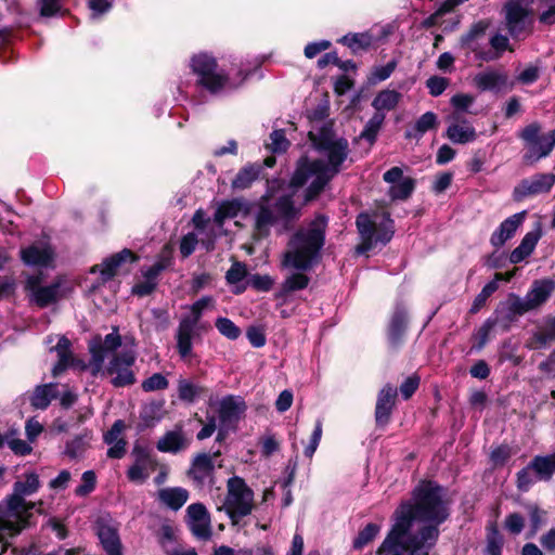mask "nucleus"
<instances>
[{
    "mask_svg": "<svg viewBox=\"0 0 555 555\" xmlns=\"http://www.w3.org/2000/svg\"><path fill=\"white\" fill-rule=\"evenodd\" d=\"M324 152L327 154V160L301 155L296 162L288 182L291 189L299 190L313 178L305 189L304 205L317 201L331 181L341 171V166L349 154V143L346 138H338L336 143L332 147L325 149Z\"/></svg>",
    "mask_w": 555,
    "mask_h": 555,
    "instance_id": "nucleus-1",
    "label": "nucleus"
},
{
    "mask_svg": "<svg viewBox=\"0 0 555 555\" xmlns=\"http://www.w3.org/2000/svg\"><path fill=\"white\" fill-rule=\"evenodd\" d=\"M444 493V487L437 481L421 480L412 490L411 499L401 502L396 509V520L409 529L414 521L440 527L451 515L450 502L443 499Z\"/></svg>",
    "mask_w": 555,
    "mask_h": 555,
    "instance_id": "nucleus-2",
    "label": "nucleus"
},
{
    "mask_svg": "<svg viewBox=\"0 0 555 555\" xmlns=\"http://www.w3.org/2000/svg\"><path fill=\"white\" fill-rule=\"evenodd\" d=\"M327 218L318 215L307 229L297 230L288 241V249L283 254L282 267L298 271H310L321 260L325 245Z\"/></svg>",
    "mask_w": 555,
    "mask_h": 555,
    "instance_id": "nucleus-3",
    "label": "nucleus"
},
{
    "mask_svg": "<svg viewBox=\"0 0 555 555\" xmlns=\"http://www.w3.org/2000/svg\"><path fill=\"white\" fill-rule=\"evenodd\" d=\"M192 73L197 76L196 86L206 90L211 95L221 93L224 89H237L251 74L250 70L240 69V81L231 80L229 74L218 72L216 57L208 53H198L192 56L190 63Z\"/></svg>",
    "mask_w": 555,
    "mask_h": 555,
    "instance_id": "nucleus-4",
    "label": "nucleus"
},
{
    "mask_svg": "<svg viewBox=\"0 0 555 555\" xmlns=\"http://www.w3.org/2000/svg\"><path fill=\"white\" fill-rule=\"evenodd\" d=\"M377 210L370 215L366 211L360 212L356 218V227L361 236V243L356 251L359 255L369 253L375 244L387 245L395 234V221L388 210H383L380 216L383 220L377 224L373 218H378Z\"/></svg>",
    "mask_w": 555,
    "mask_h": 555,
    "instance_id": "nucleus-5",
    "label": "nucleus"
},
{
    "mask_svg": "<svg viewBox=\"0 0 555 555\" xmlns=\"http://www.w3.org/2000/svg\"><path fill=\"white\" fill-rule=\"evenodd\" d=\"M542 127L538 121L527 125L518 132V138L524 142L525 153L522 160L527 165H533L547 157L555 147V129L547 133H541Z\"/></svg>",
    "mask_w": 555,
    "mask_h": 555,
    "instance_id": "nucleus-6",
    "label": "nucleus"
},
{
    "mask_svg": "<svg viewBox=\"0 0 555 555\" xmlns=\"http://www.w3.org/2000/svg\"><path fill=\"white\" fill-rule=\"evenodd\" d=\"M228 493L224 500V511L232 525H237L243 517L248 516L254 508V491L242 477L233 476L227 482Z\"/></svg>",
    "mask_w": 555,
    "mask_h": 555,
    "instance_id": "nucleus-7",
    "label": "nucleus"
},
{
    "mask_svg": "<svg viewBox=\"0 0 555 555\" xmlns=\"http://www.w3.org/2000/svg\"><path fill=\"white\" fill-rule=\"evenodd\" d=\"M134 362L135 356L131 351L114 353L100 375L109 376L111 384L115 388L132 386L137 382L135 373L132 370Z\"/></svg>",
    "mask_w": 555,
    "mask_h": 555,
    "instance_id": "nucleus-8",
    "label": "nucleus"
},
{
    "mask_svg": "<svg viewBox=\"0 0 555 555\" xmlns=\"http://www.w3.org/2000/svg\"><path fill=\"white\" fill-rule=\"evenodd\" d=\"M41 274L29 275L25 282V291L29 293L30 300L41 309L56 304L61 298L65 297L62 289L63 279L57 276L50 285L42 286Z\"/></svg>",
    "mask_w": 555,
    "mask_h": 555,
    "instance_id": "nucleus-9",
    "label": "nucleus"
},
{
    "mask_svg": "<svg viewBox=\"0 0 555 555\" xmlns=\"http://www.w3.org/2000/svg\"><path fill=\"white\" fill-rule=\"evenodd\" d=\"M138 260L139 257L131 249L124 248L105 258L102 263L92 266L90 273H100L96 283L92 285V291L112 281L126 264H131Z\"/></svg>",
    "mask_w": 555,
    "mask_h": 555,
    "instance_id": "nucleus-10",
    "label": "nucleus"
},
{
    "mask_svg": "<svg viewBox=\"0 0 555 555\" xmlns=\"http://www.w3.org/2000/svg\"><path fill=\"white\" fill-rule=\"evenodd\" d=\"M440 537L439 526L423 524L415 532L409 531L403 538V544L410 555H430Z\"/></svg>",
    "mask_w": 555,
    "mask_h": 555,
    "instance_id": "nucleus-11",
    "label": "nucleus"
},
{
    "mask_svg": "<svg viewBox=\"0 0 555 555\" xmlns=\"http://www.w3.org/2000/svg\"><path fill=\"white\" fill-rule=\"evenodd\" d=\"M410 315L403 302H397L386 325V338L390 350L398 351L404 344Z\"/></svg>",
    "mask_w": 555,
    "mask_h": 555,
    "instance_id": "nucleus-12",
    "label": "nucleus"
},
{
    "mask_svg": "<svg viewBox=\"0 0 555 555\" xmlns=\"http://www.w3.org/2000/svg\"><path fill=\"white\" fill-rule=\"evenodd\" d=\"M504 11L506 29L514 39L525 38L531 33L532 10L524 8L517 0H508L504 4Z\"/></svg>",
    "mask_w": 555,
    "mask_h": 555,
    "instance_id": "nucleus-13",
    "label": "nucleus"
},
{
    "mask_svg": "<svg viewBox=\"0 0 555 555\" xmlns=\"http://www.w3.org/2000/svg\"><path fill=\"white\" fill-rule=\"evenodd\" d=\"M551 464L547 457L535 455L527 466L516 474V487L520 492H528L535 481H548Z\"/></svg>",
    "mask_w": 555,
    "mask_h": 555,
    "instance_id": "nucleus-14",
    "label": "nucleus"
},
{
    "mask_svg": "<svg viewBox=\"0 0 555 555\" xmlns=\"http://www.w3.org/2000/svg\"><path fill=\"white\" fill-rule=\"evenodd\" d=\"M555 184L554 173H535L530 178L522 179L513 190V199L522 202L529 196L548 193Z\"/></svg>",
    "mask_w": 555,
    "mask_h": 555,
    "instance_id": "nucleus-15",
    "label": "nucleus"
},
{
    "mask_svg": "<svg viewBox=\"0 0 555 555\" xmlns=\"http://www.w3.org/2000/svg\"><path fill=\"white\" fill-rule=\"evenodd\" d=\"M398 389L391 384H386L377 393L374 417L378 429H385L391 422L392 412L396 409Z\"/></svg>",
    "mask_w": 555,
    "mask_h": 555,
    "instance_id": "nucleus-16",
    "label": "nucleus"
},
{
    "mask_svg": "<svg viewBox=\"0 0 555 555\" xmlns=\"http://www.w3.org/2000/svg\"><path fill=\"white\" fill-rule=\"evenodd\" d=\"M491 26V21L488 18L479 20L473 23L469 29L462 34L459 39V46L461 49L474 52L477 59L481 61H489L492 57L488 52L478 51V41L486 36L487 30Z\"/></svg>",
    "mask_w": 555,
    "mask_h": 555,
    "instance_id": "nucleus-17",
    "label": "nucleus"
},
{
    "mask_svg": "<svg viewBox=\"0 0 555 555\" xmlns=\"http://www.w3.org/2000/svg\"><path fill=\"white\" fill-rule=\"evenodd\" d=\"M409 531V528L396 520L386 538L376 550V555H410L403 544V538Z\"/></svg>",
    "mask_w": 555,
    "mask_h": 555,
    "instance_id": "nucleus-18",
    "label": "nucleus"
},
{
    "mask_svg": "<svg viewBox=\"0 0 555 555\" xmlns=\"http://www.w3.org/2000/svg\"><path fill=\"white\" fill-rule=\"evenodd\" d=\"M37 505L43 506V501L31 502L24 499V504L11 507L10 500H2L0 501V511L3 509L17 526H25V529H28L36 524L33 511Z\"/></svg>",
    "mask_w": 555,
    "mask_h": 555,
    "instance_id": "nucleus-19",
    "label": "nucleus"
},
{
    "mask_svg": "<svg viewBox=\"0 0 555 555\" xmlns=\"http://www.w3.org/2000/svg\"><path fill=\"white\" fill-rule=\"evenodd\" d=\"M24 480H17L13 483V492L7 495L3 500H10V506L15 507L24 504V496L36 493L40 487L39 476L35 472H26Z\"/></svg>",
    "mask_w": 555,
    "mask_h": 555,
    "instance_id": "nucleus-20",
    "label": "nucleus"
},
{
    "mask_svg": "<svg viewBox=\"0 0 555 555\" xmlns=\"http://www.w3.org/2000/svg\"><path fill=\"white\" fill-rule=\"evenodd\" d=\"M214 474V461H211V456L206 452L197 453L186 472L188 477L199 487L204 486L208 478H212Z\"/></svg>",
    "mask_w": 555,
    "mask_h": 555,
    "instance_id": "nucleus-21",
    "label": "nucleus"
},
{
    "mask_svg": "<svg viewBox=\"0 0 555 555\" xmlns=\"http://www.w3.org/2000/svg\"><path fill=\"white\" fill-rule=\"evenodd\" d=\"M527 211H520L512 215L501 222L499 228L491 234L490 243L493 247L500 248L502 247L506 241L511 240L517 229L521 225L526 218Z\"/></svg>",
    "mask_w": 555,
    "mask_h": 555,
    "instance_id": "nucleus-22",
    "label": "nucleus"
},
{
    "mask_svg": "<svg viewBox=\"0 0 555 555\" xmlns=\"http://www.w3.org/2000/svg\"><path fill=\"white\" fill-rule=\"evenodd\" d=\"M555 292V279L545 278L534 280L526 298L533 310L544 305Z\"/></svg>",
    "mask_w": 555,
    "mask_h": 555,
    "instance_id": "nucleus-23",
    "label": "nucleus"
},
{
    "mask_svg": "<svg viewBox=\"0 0 555 555\" xmlns=\"http://www.w3.org/2000/svg\"><path fill=\"white\" fill-rule=\"evenodd\" d=\"M278 222V216L272 211V209L261 203L259 205L258 211L255 216V223L253 230V237L256 241H261L270 236L271 227Z\"/></svg>",
    "mask_w": 555,
    "mask_h": 555,
    "instance_id": "nucleus-24",
    "label": "nucleus"
},
{
    "mask_svg": "<svg viewBox=\"0 0 555 555\" xmlns=\"http://www.w3.org/2000/svg\"><path fill=\"white\" fill-rule=\"evenodd\" d=\"M337 43L347 47L352 55H362L367 52L374 42L371 33H348L336 40Z\"/></svg>",
    "mask_w": 555,
    "mask_h": 555,
    "instance_id": "nucleus-25",
    "label": "nucleus"
},
{
    "mask_svg": "<svg viewBox=\"0 0 555 555\" xmlns=\"http://www.w3.org/2000/svg\"><path fill=\"white\" fill-rule=\"evenodd\" d=\"M247 406L243 399L236 400L234 396H227L220 401L218 411L219 421L222 425L232 421L237 422L245 413Z\"/></svg>",
    "mask_w": 555,
    "mask_h": 555,
    "instance_id": "nucleus-26",
    "label": "nucleus"
},
{
    "mask_svg": "<svg viewBox=\"0 0 555 555\" xmlns=\"http://www.w3.org/2000/svg\"><path fill=\"white\" fill-rule=\"evenodd\" d=\"M508 75L506 73L488 70L479 73L474 78V83L480 91L499 92L507 86Z\"/></svg>",
    "mask_w": 555,
    "mask_h": 555,
    "instance_id": "nucleus-27",
    "label": "nucleus"
},
{
    "mask_svg": "<svg viewBox=\"0 0 555 555\" xmlns=\"http://www.w3.org/2000/svg\"><path fill=\"white\" fill-rule=\"evenodd\" d=\"M541 236L542 229L540 225H538L535 230L526 233L520 244L512 250L509 255V261L514 264L524 261L532 254Z\"/></svg>",
    "mask_w": 555,
    "mask_h": 555,
    "instance_id": "nucleus-28",
    "label": "nucleus"
},
{
    "mask_svg": "<svg viewBox=\"0 0 555 555\" xmlns=\"http://www.w3.org/2000/svg\"><path fill=\"white\" fill-rule=\"evenodd\" d=\"M88 349L91 354L89 362L90 374L92 377H98L104 369V360L107 352L109 351L103 344V338L101 335H95L92 337V339L89 341Z\"/></svg>",
    "mask_w": 555,
    "mask_h": 555,
    "instance_id": "nucleus-29",
    "label": "nucleus"
},
{
    "mask_svg": "<svg viewBox=\"0 0 555 555\" xmlns=\"http://www.w3.org/2000/svg\"><path fill=\"white\" fill-rule=\"evenodd\" d=\"M306 272L296 270L287 275L275 294V298H286L295 292L306 289L311 280Z\"/></svg>",
    "mask_w": 555,
    "mask_h": 555,
    "instance_id": "nucleus-30",
    "label": "nucleus"
},
{
    "mask_svg": "<svg viewBox=\"0 0 555 555\" xmlns=\"http://www.w3.org/2000/svg\"><path fill=\"white\" fill-rule=\"evenodd\" d=\"M96 534L107 554L121 550V543L117 530L104 519H99L96 521Z\"/></svg>",
    "mask_w": 555,
    "mask_h": 555,
    "instance_id": "nucleus-31",
    "label": "nucleus"
},
{
    "mask_svg": "<svg viewBox=\"0 0 555 555\" xmlns=\"http://www.w3.org/2000/svg\"><path fill=\"white\" fill-rule=\"evenodd\" d=\"M293 190L296 191L295 189ZM294 193L283 194L274 202L278 220L281 219L284 223L294 222L300 217V209L295 206Z\"/></svg>",
    "mask_w": 555,
    "mask_h": 555,
    "instance_id": "nucleus-32",
    "label": "nucleus"
},
{
    "mask_svg": "<svg viewBox=\"0 0 555 555\" xmlns=\"http://www.w3.org/2000/svg\"><path fill=\"white\" fill-rule=\"evenodd\" d=\"M21 259L27 266L47 267L52 260V253L48 247L31 244L21 250Z\"/></svg>",
    "mask_w": 555,
    "mask_h": 555,
    "instance_id": "nucleus-33",
    "label": "nucleus"
},
{
    "mask_svg": "<svg viewBox=\"0 0 555 555\" xmlns=\"http://www.w3.org/2000/svg\"><path fill=\"white\" fill-rule=\"evenodd\" d=\"M158 500L170 509L179 511L189 500V491L181 487L160 489Z\"/></svg>",
    "mask_w": 555,
    "mask_h": 555,
    "instance_id": "nucleus-34",
    "label": "nucleus"
},
{
    "mask_svg": "<svg viewBox=\"0 0 555 555\" xmlns=\"http://www.w3.org/2000/svg\"><path fill=\"white\" fill-rule=\"evenodd\" d=\"M188 440L185 439L182 430H170L167 431L158 441L157 450L160 452L178 453L179 451L188 447Z\"/></svg>",
    "mask_w": 555,
    "mask_h": 555,
    "instance_id": "nucleus-35",
    "label": "nucleus"
},
{
    "mask_svg": "<svg viewBox=\"0 0 555 555\" xmlns=\"http://www.w3.org/2000/svg\"><path fill=\"white\" fill-rule=\"evenodd\" d=\"M308 139L312 143L313 147L320 153H324L325 149L332 147L337 140L335 139V131L332 122L324 124L317 133L309 131Z\"/></svg>",
    "mask_w": 555,
    "mask_h": 555,
    "instance_id": "nucleus-36",
    "label": "nucleus"
},
{
    "mask_svg": "<svg viewBox=\"0 0 555 555\" xmlns=\"http://www.w3.org/2000/svg\"><path fill=\"white\" fill-rule=\"evenodd\" d=\"M438 126L437 115L434 112H426L415 121L412 129L405 131V138L420 140L427 131L437 129Z\"/></svg>",
    "mask_w": 555,
    "mask_h": 555,
    "instance_id": "nucleus-37",
    "label": "nucleus"
},
{
    "mask_svg": "<svg viewBox=\"0 0 555 555\" xmlns=\"http://www.w3.org/2000/svg\"><path fill=\"white\" fill-rule=\"evenodd\" d=\"M386 115L383 112H375L367 120L359 137L354 139L356 142L365 140L372 146L377 141L378 133L384 125Z\"/></svg>",
    "mask_w": 555,
    "mask_h": 555,
    "instance_id": "nucleus-38",
    "label": "nucleus"
},
{
    "mask_svg": "<svg viewBox=\"0 0 555 555\" xmlns=\"http://www.w3.org/2000/svg\"><path fill=\"white\" fill-rule=\"evenodd\" d=\"M262 170L259 164H248L241 168L232 180V188L234 190H245L249 188L254 181L258 179Z\"/></svg>",
    "mask_w": 555,
    "mask_h": 555,
    "instance_id": "nucleus-39",
    "label": "nucleus"
},
{
    "mask_svg": "<svg viewBox=\"0 0 555 555\" xmlns=\"http://www.w3.org/2000/svg\"><path fill=\"white\" fill-rule=\"evenodd\" d=\"M444 135L454 144H466L477 139L476 129L472 125L451 124Z\"/></svg>",
    "mask_w": 555,
    "mask_h": 555,
    "instance_id": "nucleus-40",
    "label": "nucleus"
},
{
    "mask_svg": "<svg viewBox=\"0 0 555 555\" xmlns=\"http://www.w3.org/2000/svg\"><path fill=\"white\" fill-rule=\"evenodd\" d=\"M57 397L55 384H43L35 388L30 404L35 409L46 410L51 401Z\"/></svg>",
    "mask_w": 555,
    "mask_h": 555,
    "instance_id": "nucleus-41",
    "label": "nucleus"
},
{
    "mask_svg": "<svg viewBox=\"0 0 555 555\" xmlns=\"http://www.w3.org/2000/svg\"><path fill=\"white\" fill-rule=\"evenodd\" d=\"M194 328L191 325H188L180 321L178 331H177V351L182 359H186L192 354V338L194 334Z\"/></svg>",
    "mask_w": 555,
    "mask_h": 555,
    "instance_id": "nucleus-42",
    "label": "nucleus"
},
{
    "mask_svg": "<svg viewBox=\"0 0 555 555\" xmlns=\"http://www.w3.org/2000/svg\"><path fill=\"white\" fill-rule=\"evenodd\" d=\"M207 393L208 389L204 386L196 385L184 378L178 380V397L183 402L192 403L198 397L206 396Z\"/></svg>",
    "mask_w": 555,
    "mask_h": 555,
    "instance_id": "nucleus-43",
    "label": "nucleus"
},
{
    "mask_svg": "<svg viewBox=\"0 0 555 555\" xmlns=\"http://www.w3.org/2000/svg\"><path fill=\"white\" fill-rule=\"evenodd\" d=\"M401 100V93L397 90L385 89L379 91L374 100L372 106L375 112L392 111L397 107Z\"/></svg>",
    "mask_w": 555,
    "mask_h": 555,
    "instance_id": "nucleus-44",
    "label": "nucleus"
},
{
    "mask_svg": "<svg viewBox=\"0 0 555 555\" xmlns=\"http://www.w3.org/2000/svg\"><path fill=\"white\" fill-rule=\"evenodd\" d=\"M242 206V202L237 198L223 201L215 211V222L221 225L224 220L235 218L241 211Z\"/></svg>",
    "mask_w": 555,
    "mask_h": 555,
    "instance_id": "nucleus-45",
    "label": "nucleus"
},
{
    "mask_svg": "<svg viewBox=\"0 0 555 555\" xmlns=\"http://www.w3.org/2000/svg\"><path fill=\"white\" fill-rule=\"evenodd\" d=\"M380 525L376 522L366 524L357 534L352 541V548L356 551L363 550L366 545L372 543L380 532Z\"/></svg>",
    "mask_w": 555,
    "mask_h": 555,
    "instance_id": "nucleus-46",
    "label": "nucleus"
},
{
    "mask_svg": "<svg viewBox=\"0 0 555 555\" xmlns=\"http://www.w3.org/2000/svg\"><path fill=\"white\" fill-rule=\"evenodd\" d=\"M416 186V180L405 177L389 188L388 194L391 201H406L411 197Z\"/></svg>",
    "mask_w": 555,
    "mask_h": 555,
    "instance_id": "nucleus-47",
    "label": "nucleus"
},
{
    "mask_svg": "<svg viewBox=\"0 0 555 555\" xmlns=\"http://www.w3.org/2000/svg\"><path fill=\"white\" fill-rule=\"evenodd\" d=\"M165 401L157 400L146 404L140 412V417L145 427L154 426L155 422L162 420V410L164 409Z\"/></svg>",
    "mask_w": 555,
    "mask_h": 555,
    "instance_id": "nucleus-48",
    "label": "nucleus"
},
{
    "mask_svg": "<svg viewBox=\"0 0 555 555\" xmlns=\"http://www.w3.org/2000/svg\"><path fill=\"white\" fill-rule=\"evenodd\" d=\"M499 324V320L492 319V317L488 318L482 325L476 331L473 335V338L476 343H474L472 349L480 351L485 348L489 340L490 333L493 328Z\"/></svg>",
    "mask_w": 555,
    "mask_h": 555,
    "instance_id": "nucleus-49",
    "label": "nucleus"
},
{
    "mask_svg": "<svg viewBox=\"0 0 555 555\" xmlns=\"http://www.w3.org/2000/svg\"><path fill=\"white\" fill-rule=\"evenodd\" d=\"M214 301L212 297L204 296L191 306V314L183 317L181 322L195 327L203 315V311Z\"/></svg>",
    "mask_w": 555,
    "mask_h": 555,
    "instance_id": "nucleus-50",
    "label": "nucleus"
},
{
    "mask_svg": "<svg viewBox=\"0 0 555 555\" xmlns=\"http://www.w3.org/2000/svg\"><path fill=\"white\" fill-rule=\"evenodd\" d=\"M487 550L489 555H502L503 537L501 535L495 522L487 526Z\"/></svg>",
    "mask_w": 555,
    "mask_h": 555,
    "instance_id": "nucleus-51",
    "label": "nucleus"
},
{
    "mask_svg": "<svg viewBox=\"0 0 555 555\" xmlns=\"http://www.w3.org/2000/svg\"><path fill=\"white\" fill-rule=\"evenodd\" d=\"M533 339L538 348H545L555 341V317L547 318L543 330L534 333Z\"/></svg>",
    "mask_w": 555,
    "mask_h": 555,
    "instance_id": "nucleus-52",
    "label": "nucleus"
},
{
    "mask_svg": "<svg viewBox=\"0 0 555 555\" xmlns=\"http://www.w3.org/2000/svg\"><path fill=\"white\" fill-rule=\"evenodd\" d=\"M499 284L495 282H488L481 292L475 297L469 309L470 314L478 313L487 304V300L498 291Z\"/></svg>",
    "mask_w": 555,
    "mask_h": 555,
    "instance_id": "nucleus-53",
    "label": "nucleus"
},
{
    "mask_svg": "<svg viewBox=\"0 0 555 555\" xmlns=\"http://www.w3.org/2000/svg\"><path fill=\"white\" fill-rule=\"evenodd\" d=\"M24 530L25 526H17L3 509L0 511V543H5L3 537L4 532H7L9 537L14 538Z\"/></svg>",
    "mask_w": 555,
    "mask_h": 555,
    "instance_id": "nucleus-54",
    "label": "nucleus"
},
{
    "mask_svg": "<svg viewBox=\"0 0 555 555\" xmlns=\"http://www.w3.org/2000/svg\"><path fill=\"white\" fill-rule=\"evenodd\" d=\"M504 305L507 307V309L512 310V313L517 314V317H521L525 313L533 310L526 297L520 298L515 293L508 294Z\"/></svg>",
    "mask_w": 555,
    "mask_h": 555,
    "instance_id": "nucleus-55",
    "label": "nucleus"
},
{
    "mask_svg": "<svg viewBox=\"0 0 555 555\" xmlns=\"http://www.w3.org/2000/svg\"><path fill=\"white\" fill-rule=\"evenodd\" d=\"M215 326L228 339L235 340L241 336V328L228 318L219 317L215 322Z\"/></svg>",
    "mask_w": 555,
    "mask_h": 555,
    "instance_id": "nucleus-56",
    "label": "nucleus"
},
{
    "mask_svg": "<svg viewBox=\"0 0 555 555\" xmlns=\"http://www.w3.org/2000/svg\"><path fill=\"white\" fill-rule=\"evenodd\" d=\"M397 66L398 61L395 59L389 61L384 66H374L372 68L370 76L367 77L369 82L376 83L378 81H384L388 79L391 76V74L396 70Z\"/></svg>",
    "mask_w": 555,
    "mask_h": 555,
    "instance_id": "nucleus-57",
    "label": "nucleus"
},
{
    "mask_svg": "<svg viewBox=\"0 0 555 555\" xmlns=\"http://www.w3.org/2000/svg\"><path fill=\"white\" fill-rule=\"evenodd\" d=\"M155 465H147L134 462L127 470L129 481L142 485L149 478L147 468H154Z\"/></svg>",
    "mask_w": 555,
    "mask_h": 555,
    "instance_id": "nucleus-58",
    "label": "nucleus"
},
{
    "mask_svg": "<svg viewBox=\"0 0 555 555\" xmlns=\"http://www.w3.org/2000/svg\"><path fill=\"white\" fill-rule=\"evenodd\" d=\"M169 382L162 373H154L142 382V389L145 392L164 390L168 388Z\"/></svg>",
    "mask_w": 555,
    "mask_h": 555,
    "instance_id": "nucleus-59",
    "label": "nucleus"
},
{
    "mask_svg": "<svg viewBox=\"0 0 555 555\" xmlns=\"http://www.w3.org/2000/svg\"><path fill=\"white\" fill-rule=\"evenodd\" d=\"M512 454V448L507 443H502L491 451L490 461L495 467H502L507 463Z\"/></svg>",
    "mask_w": 555,
    "mask_h": 555,
    "instance_id": "nucleus-60",
    "label": "nucleus"
},
{
    "mask_svg": "<svg viewBox=\"0 0 555 555\" xmlns=\"http://www.w3.org/2000/svg\"><path fill=\"white\" fill-rule=\"evenodd\" d=\"M248 275L247 267L244 262L235 261L225 273L228 284H238Z\"/></svg>",
    "mask_w": 555,
    "mask_h": 555,
    "instance_id": "nucleus-61",
    "label": "nucleus"
},
{
    "mask_svg": "<svg viewBox=\"0 0 555 555\" xmlns=\"http://www.w3.org/2000/svg\"><path fill=\"white\" fill-rule=\"evenodd\" d=\"M81 485L75 489V494L86 496L90 494L96 486V476L93 470H86L81 476Z\"/></svg>",
    "mask_w": 555,
    "mask_h": 555,
    "instance_id": "nucleus-62",
    "label": "nucleus"
},
{
    "mask_svg": "<svg viewBox=\"0 0 555 555\" xmlns=\"http://www.w3.org/2000/svg\"><path fill=\"white\" fill-rule=\"evenodd\" d=\"M274 284V280L268 274L255 273L247 280V285L257 292H269Z\"/></svg>",
    "mask_w": 555,
    "mask_h": 555,
    "instance_id": "nucleus-63",
    "label": "nucleus"
},
{
    "mask_svg": "<svg viewBox=\"0 0 555 555\" xmlns=\"http://www.w3.org/2000/svg\"><path fill=\"white\" fill-rule=\"evenodd\" d=\"M421 377L417 374H412L406 377L403 383L400 385L399 390L401 397L404 400H409L416 392L420 387Z\"/></svg>",
    "mask_w": 555,
    "mask_h": 555,
    "instance_id": "nucleus-64",
    "label": "nucleus"
}]
</instances>
